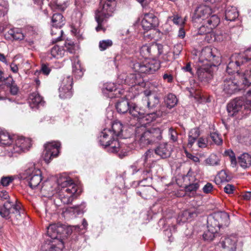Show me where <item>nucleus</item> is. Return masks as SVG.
I'll list each match as a JSON object with an SVG mask.
<instances>
[{
	"label": "nucleus",
	"instance_id": "obj_1",
	"mask_svg": "<svg viewBox=\"0 0 251 251\" xmlns=\"http://www.w3.org/2000/svg\"><path fill=\"white\" fill-rule=\"evenodd\" d=\"M204 61L209 62L198 68L197 75L198 79L201 82H208L213 76V66L221 63L220 53L216 48L206 47L203 49L199 58V62L203 63Z\"/></svg>",
	"mask_w": 251,
	"mask_h": 251
},
{
	"label": "nucleus",
	"instance_id": "obj_2",
	"mask_svg": "<svg viewBox=\"0 0 251 251\" xmlns=\"http://www.w3.org/2000/svg\"><path fill=\"white\" fill-rule=\"evenodd\" d=\"M193 21L201 24L198 33L202 35L210 33L219 25L220 19L215 14H212V10L209 6L202 4L196 9Z\"/></svg>",
	"mask_w": 251,
	"mask_h": 251
},
{
	"label": "nucleus",
	"instance_id": "obj_3",
	"mask_svg": "<svg viewBox=\"0 0 251 251\" xmlns=\"http://www.w3.org/2000/svg\"><path fill=\"white\" fill-rule=\"evenodd\" d=\"M160 67V63L156 60H146L141 62H136L132 65V69L138 74H130L125 79V82L131 87L138 85L144 87L145 85L140 74H151Z\"/></svg>",
	"mask_w": 251,
	"mask_h": 251
},
{
	"label": "nucleus",
	"instance_id": "obj_4",
	"mask_svg": "<svg viewBox=\"0 0 251 251\" xmlns=\"http://www.w3.org/2000/svg\"><path fill=\"white\" fill-rule=\"evenodd\" d=\"M163 129L161 127H151L147 129L141 126L136 128V139L140 146L143 148L160 141L162 139Z\"/></svg>",
	"mask_w": 251,
	"mask_h": 251
},
{
	"label": "nucleus",
	"instance_id": "obj_5",
	"mask_svg": "<svg viewBox=\"0 0 251 251\" xmlns=\"http://www.w3.org/2000/svg\"><path fill=\"white\" fill-rule=\"evenodd\" d=\"M230 61L226 67V72L228 74H237L236 76L242 79V75L244 74L239 73V68L247 64L249 72L251 73V50H247L242 53H235L230 58Z\"/></svg>",
	"mask_w": 251,
	"mask_h": 251
},
{
	"label": "nucleus",
	"instance_id": "obj_6",
	"mask_svg": "<svg viewBox=\"0 0 251 251\" xmlns=\"http://www.w3.org/2000/svg\"><path fill=\"white\" fill-rule=\"evenodd\" d=\"M227 110L229 116L242 119L251 111V100L245 97L235 98L228 103Z\"/></svg>",
	"mask_w": 251,
	"mask_h": 251
},
{
	"label": "nucleus",
	"instance_id": "obj_7",
	"mask_svg": "<svg viewBox=\"0 0 251 251\" xmlns=\"http://www.w3.org/2000/svg\"><path fill=\"white\" fill-rule=\"evenodd\" d=\"M61 189L56 192L55 197L64 204L71 203L78 195V187L70 178H67L59 184Z\"/></svg>",
	"mask_w": 251,
	"mask_h": 251
},
{
	"label": "nucleus",
	"instance_id": "obj_8",
	"mask_svg": "<svg viewBox=\"0 0 251 251\" xmlns=\"http://www.w3.org/2000/svg\"><path fill=\"white\" fill-rule=\"evenodd\" d=\"M116 1L115 0H107L103 5L102 7H100L96 12L95 19L98 23V26L96 27L97 32L105 29L103 27V24L106 22L109 17L112 16V14L115 9Z\"/></svg>",
	"mask_w": 251,
	"mask_h": 251
},
{
	"label": "nucleus",
	"instance_id": "obj_9",
	"mask_svg": "<svg viewBox=\"0 0 251 251\" xmlns=\"http://www.w3.org/2000/svg\"><path fill=\"white\" fill-rule=\"evenodd\" d=\"M21 178L26 180L32 189L40 188L42 180V173L39 169H36L34 164H30L21 174Z\"/></svg>",
	"mask_w": 251,
	"mask_h": 251
},
{
	"label": "nucleus",
	"instance_id": "obj_10",
	"mask_svg": "<svg viewBox=\"0 0 251 251\" xmlns=\"http://www.w3.org/2000/svg\"><path fill=\"white\" fill-rule=\"evenodd\" d=\"M128 112L133 118L141 120L142 122L146 121V124L152 122L162 115V113L160 111L146 113L144 109L140 108L135 103L130 104Z\"/></svg>",
	"mask_w": 251,
	"mask_h": 251
},
{
	"label": "nucleus",
	"instance_id": "obj_11",
	"mask_svg": "<svg viewBox=\"0 0 251 251\" xmlns=\"http://www.w3.org/2000/svg\"><path fill=\"white\" fill-rule=\"evenodd\" d=\"M163 52V47L162 45L154 43L151 45H143L140 50V53L143 58L147 59L151 56L157 57Z\"/></svg>",
	"mask_w": 251,
	"mask_h": 251
},
{
	"label": "nucleus",
	"instance_id": "obj_12",
	"mask_svg": "<svg viewBox=\"0 0 251 251\" xmlns=\"http://www.w3.org/2000/svg\"><path fill=\"white\" fill-rule=\"evenodd\" d=\"M60 146V143L57 141H51L45 144L43 158L46 163H49L52 158L58 155Z\"/></svg>",
	"mask_w": 251,
	"mask_h": 251
},
{
	"label": "nucleus",
	"instance_id": "obj_13",
	"mask_svg": "<svg viewBox=\"0 0 251 251\" xmlns=\"http://www.w3.org/2000/svg\"><path fill=\"white\" fill-rule=\"evenodd\" d=\"M229 222V215L225 212H218L210 215L207 219V224H211L219 230L220 227L227 226Z\"/></svg>",
	"mask_w": 251,
	"mask_h": 251
},
{
	"label": "nucleus",
	"instance_id": "obj_14",
	"mask_svg": "<svg viewBox=\"0 0 251 251\" xmlns=\"http://www.w3.org/2000/svg\"><path fill=\"white\" fill-rule=\"evenodd\" d=\"M0 201H6L3 205V207L0 208V215L2 217H7L10 213V209L17 201H12L8 192L4 190H0Z\"/></svg>",
	"mask_w": 251,
	"mask_h": 251
},
{
	"label": "nucleus",
	"instance_id": "obj_15",
	"mask_svg": "<svg viewBox=\"0 0 251 251\" xmlns=\"http://www.w3.org/2000/svg\"><path fill=\"white\" fill-rule=\"evenodd\" d=\"M13 151L20 153L28 150L31 146V140L29 138H26L22 136H13Z\"/></svg>",
	"mask_w": 251,
	"mask_h": 251
},
{
	"label": "nucleus",
	"instance_id": "obj_16",
	"mask_svg": "<svg viewBox=\"0 0 251 251\" xmlns=\"http://www.w3.org/2000/svg\"><path fill=\"white\" fill-rule=\"evenodd\" d=\"M24 216L25 214L21 208L20 203L16 202L10 209V214L7 217L4 218L6 219H10L13 224L18 225L22 222Z\"/></svg>",
	"mask_w": 251,
	"mask_h": 251
},
{
	"label": "nucleus",
	"instance_id": "obj_17",
	"mask_svg": "<svg viewBox=\"0 0 251 251\" xmlns=\"http://www.w3.org/2000/svg\"><path fill=\"white\" fill-rule=\"evenodd\" d=\"M141 25L143 29L148 31L157 27L159 25V21L157 17L153 14L145 13L142 20Z\"/></svg>",
	"mask_w": 251,
	"mask_h": 251
},
{
	"label": "nucleus",
	"instance_id": "obj_18",
	"mask_svg": "<svg viewBox=\"0 0 251 251\" xmlns=\"http://www.w3.org/2000/svg\"><path fill=\"white\" fill-rule=\"evenodd\" d=\"M237 242V239L234 236L222 237L217 246L222 248V251H236Z\"/></svg>",
	"mask_w": 251,
	"mask_h": 251
},
{
	"label": "nucleus",
	"instance_id": "obj_19",
	"mask_svg": "<svg viewBox=\"0 0 251 251\" xmlns=\"http://www.w3.org/2000/svg\"><path fill=\"white\" fill-rule=\"evenodd\" d=\"M238 82H235L231 79H226L223 84V91L225 94L230 95L242 89V79Z\"/></svg>",
	"mask_w": 251,
	"mask_h": 251
},
{
	"label": "nucleus",
	"instance_id": "obj_20",
	"mask_svg": "<svg viewBox=\"0 0 251 251\" xmlns=\"http://www.w3.org/2000/svg\"><path fill=\"white\" fill-rule=\"evenodd\" d=\"M0 88L9 89L10 93L13 95H17L19 92V87L11 76L2 78L0 81Z\"/></svg>",
	"mask_w": 251,
	"mask_h": 251
},
{
	"label": "nucleus",
	"instance_id": "obj_21",
	"mask_svg": "<svg viewBox=\"0 0 251 251\" xmlns=\"http://www.w3.org/2000/svg\"><path fill=\"white\" fill-rule=\"evenodd\" d=\"M63 244L58 240L46 241L42 246V251H61Z\"/></svg>",
	"mask_w": 251,
	"mask_h": 251
},
{
	"label": "nucleus",
	"instance_id": "obj_22",
	"mask_svg": "<svg viewBox=\"0 0 251 251\" xmlns=\"http://www.w3.org/2000/svg\"><path fill=\"white\" fill-rule=\"evenodd\" d=\"M141 168L140 178L141 180L139 181V184L144 182H146L143 185H149L151 183L152 179V175L150 166H143Z\"/></svg>",
	"mask_w": 251,
	"mask_h": 251
},
{
	"label": "nucleus",
	"instance_id": "obj_23",
	"mask_svg": "<svg viewBox=\"0 0 251 251\" xmlns=\"http://www.w3.org/2000/svg\"><path fill=\"white\" fill-rule=\"evenodd\" d=\"M63 231V227L57 224H50L47 227V234L52 240H58L60 238V234Z\"/></svg>",
	"mask_w": 251,
	"mask_h": 251
},
{
	"label": "nucleus",
	"instance_id": "obj_24",
	"mask_svg": "<svg viewBox=\"0 0 251 251\" xmlns=\"http://www.w3.org/2000/svg\"><path fill=\"white\" fill-rule=\"evenodd\" d=\"M251 73L249 72V70H247L245 73L242 75V89L250 86V88L248 90L247 96V100H251V77H250Z\"/></svg>",
	"mask_w": 251,
	"mask_h": 251
},
{
	"label": "nucleus",
	"instance_id": "obj_25",
	"mask_svg": "<svg viewBox=\"0 0 251 251\" xmlns=\"http://www.w3.org/2000/svg\"><path fill=\"white\" fill-rule=\"evenodd\" d=\"M156 154L160 156L162 158H166L171 155L170 148L167 143L160 144L154 150Z\"/></svg>",
	"mask_w": 251,
	"mask_h": 251
},
{
	"label": "nucleus",
	"instance_id": "obj_26",
	"mask_svg": "<svg viewBox=\"0 0 251 251\" xmlns=\"http://www.w3.org/2000/svg\"><path fill=\"white\" fill-rule=\"evenodd\" d=\"M219 229L211 224H207V229L203 234V238L205 241H212L218 235Z\"/></svg>",
	"mask_w": 251,
	"mask_h": 251
},
{
	"label": "nucleus",
	"instance_id": "obj_27",
	"mask_svg": "<svg viewBox=\"0 0 251 251\" xmlns=\"http://www.w3.org/2000/svg\"><path fill=\"white\" fill-rule=\"evenodd\" d=\"M44 101L43 98L38 93L34 92L29 97V104L31 108H36L39 105H43Z\"/></svg>",
	"mask_w": 251,
	"mask_h": 251
},
{
	"label": "nucleus",
	"instance_id": "obj_28",
	"mask_svg": "<svg viewBox=\"0 0 251 251\" xmlns=\"http://www.w3.org/2000/svg\"><path fill=\"white\" fill-rule=\"evenodd\" d=\"M112 139L109 141L104 148L106 149L107 151L113 153L122 150L123 146L120 144L119 142L115 140L113 136H112Z\"/></svg>",
	"mask_w": 251,
	"mask_h": 251
},
{
	"label": "nucleus",
	"instance_id": "obj_29",
	"mask_svg": "<svg viewBox=\"0 0 251 251\" xmlns=\"http://www.w3.org/2000/svg\"><path fill=\"white\" fill-rule=\"evenodd\" d=\"M72 69L73 73L76 78H80L83 76V69L77 57H75L74 58L72 64Z\"/></svg>",
	"mask_w": 251,
	"mask_h": 251
},
{
	"label": "nucleus",
	"instance_id": "obj_30",
	"mask_svg": "<svg viewBox=\"0 0 251 251\" xmlns=\"http://www.w3.org/2000/svg\"><path fill=\"white\" fill-rule=\"evenodd\" d=\"M116 90V85L112 82L104 84L102 88V92L103 94L105 97L110 98H112L115 97L113 92Z\"/></svg>",
	"mask_w": 251,
	"mask_h": 251
},
{
	"label": "nucleus",
	"instance_id": "obj_31",
	"mask_svg": "<svg viewBox=\"0 0 251 251\" xmlns=\"http://www.w3.org/2000/svg\"><path fill=\"white\" fill-rule=\"evenodd\" d=\"M124 126L123 124L120 121H115L112 125L111 134L110 136L115 135L120 138L123 137V131Z\"/></svg>",
	"mask_w": 251,
	"mask_h": 251
},
{
	"label": "nucleus",
	"instance_id": "obj_32",
	"mask_svg": "<svg viewBox=\"0 0 251 251\" xmlns=\"http://www.w3.org/2000/svg\"><path fill=\"white\" fill-rule=\"evenodd\" d=\"M238 162L243 168H249L251 166V156L244 153L238 157Z\"/></svg>",
	"mask_w": 251,
	"mask_h": 251
},
{
	"label": "nucleus",
	"instance_id": "obj_33",
	"mask_svg": "<svg viewBox=\"0 0 251 251\" xmlns=\"http://www.w3.org/2000/svg\"><path fill=\"white\" fill-rule=\"evenodd\" d=\"M238 17V12L235 7L228 6L225 11V19L233 21Z\"/></svg>",
	"mask_w": 251,
	"mask_h": 251
},
{
	"label": "nucleus",
	"instance_id": "obj_34",
	"mask_svg": "<svg viewBox=\"0 0 251 251\" xmlns=\"http://www.w3.org/2000/svg\"><path fill=\"white\" fill-rule=\"evenodd\" d=\"M65 24V19L60 13L54 14L51 18V25L53 27H61Z\"/></svg>",
	"mask_w": 251,
	"mask_h": 251
},
{
	"label": "nucleus",
	"instance_id": "obj_35",
	"mask_svg": "<svg viewBox=\"0 0 251 251\" xmlns=\"http://www.w3.org/2000/svg\"><path fill=\"white\" fill-rule=\"evenodd\" d=\"M111 134V131L104 129L100 133L99 137V143L100 145L103 147H105L106 145L109 143V141L111 140L110 139L112 136H110Z\"/></svg>",
	"mask_w": 251,
	"mask_h": 251
},
{
	"label": "nucleus",
	"instance_id": "obj_36",
	"mask_svg": "<svg viewBox=\"0 0 251 251\" xmlns=\"http://www.w3.org/2000/svg\"><path fill=\"white\" fill-rule=\"evenodd\" d=\"M130 104L127 100H121L117 102L116 109L120 113H126L128 111Z\"/></svg>",
	"mask_w": 251,
	"mask_h": 251
},
{
	"label": "nucleus",
	"instance_id": "obj_37",
	"mask_svg": "<svg viewBox=\"0 0 251 251\" xmlns=\"http://www.w3.org/2000/svg\"><path fill=\"white\" fill-rule=\"evenodd\" d=\"M153 151L151 150H148L144 154L137 160L143 166H150V159L153 157Z\"/></svg>",
	"mask_w": 251,
	"mask_h": 251
},
{
	"label": "nucleus",
	"instance_id": "obj_38",
	"mask_svg": "<svg viewBox=\"0 0 251 251\" xmlns=\"http://www.w3.org/2000/svg\"><path fill=\"white\" fill-rule=\"evenodd\" d=\"M177 101L176 96L173 94H169L164 99L165 103L169 109L174 107L177 104Z\"/></svg>",
	"mask_w": 251,
	"mask_h": 251
},
{
	"label": "nucleus",
	"instance_id": "obj_39",
	"mask_svg": "<svg viewBox=\"0 0 251 251\" xmlns=\"http://www.w3.org/2000/svg\"><path fill=\"white\" fill-rule=\"evenodd\" d=\"M200 212L197 209H194L193 210H186L183 211L182 214L183 222H185L186 221L190 220L197 217Z\"/></svg>",
	"mask_w": 251,
	"mask_h": 251
},
{
	"label": "nucleus",
	"instance_id": "obj_40",
	"mask_svg": "<svg viewBox=\"0 0 251 251\" xmlns=\"http://www.w3.org/2000/svg\"><path fill=\"white\" fill-rule=\"evenodd\" d=\"M13 142V137H11L8 133L0 131V144L9 146Z\"/></svg>",
	"mask_w": 251,
	"mask_h": 251
},
{
	"label": "nucleus",
	"instance_id": "obj_41",
	"mask_svg": "<svg viewBox=\"0 0 251 251\" xmlns=\"http://www.w3.org/2000/svg\"><path fill=\"white\" fill-rule=\"evenodd\" d=\"M61 27H53L51 29V34L52 36V42L54 43L62 40L63 30Z\"/></svg>",
	"mask_w": 251,
	"mask_h": 251
},
{
	"label": "nucleus",
	"instance_id": "obj_42",
	"mask_svg": "<svg viewBox=\"0 0 251 251\" xmlns=\"http://www.w3.org/2000/svg\"><path fill=\"white\" fill-rule=\"evenodd\" d=\"M88 226L87 222L85 219H83L82 225L81 226H71L68 228V232L70 230L71 231V233L73 231L75 232H78L79 233H82L84 231H82L83 230H85L87 226Z\"/></svg>",
	"mask_w": 251,
	"mask_h": 251
},
{
	"label": "nucleus",
	"instance_id": "obj_43",
	"mask_svg": "<svg viewBox=\"0 0 251 251\" xmlns=\"http://www.w3.org/2000/svg\"><path fill=\"white\" fill-rule=\"evenodd\" d=\"M50 54L53 57L59 58L65 55V50L63 47H60L58 46H54L50 50Z\"/></svg>",
	"mask_w": 251,
	"mask_h": 251
},
{
	"label": "nucleus",
	"instance_id": "obj_44",
	"mask_svg": "<svg viewBox=\"0 0 251 251\" xmlns=\"http://www.w3.org/2000/svg\"><path fill=\"white\" fill-rule=\"evenodd\" d=\"M72 87L60 86L59 88V97L62 99L70 98L73 94Z\"/></svg>",
	"mask_w": 251,
	"mask_h": 251
},
{
	"label": "nucleus",
	"instance_id": "obj_45",
	"mask_svg": "<svg viewBox=\"0 0 251 251\" xmlns=\"http://www.w3.org/2000/svg\"><path fill=\"white\" fill-rule=\"evenodd\" d=\"M9 34L15 40H22L24 39L25 35L20 29H13L9 31Z\"/></svg>",
	"mask_w": 251,
	"mask_h": 251
},
{
	"label": "nucleus",
	"instance_id": "obj_46",
	"mask_svg": "<svg viewBox=\"0 0 251 251\" xmlns=\"http://www.w3.org/2000/svg\"><path fill=\"white\" fill-rule=\"evenodd\" d=\"M51 185L49 183V182H47L44 184L43 186L41 188V191L45 193V192H47L48 195L47 197H50L51 195H55V191L50 187Z\"/></svg>",
	"mask_w": 251,
	"mask_h": 251
},
{
	"label": "nucleus",
	"instance_id": "obj_47",
	"mask_svg": "<svg viewBox=\"0 0 251 251\" xmlns=\"http://www.w3.org/2000/svg\"><path fill=\"white\" fill-rule=\"evenodd\" d=\"M159 103V99L157 96L153 97L150 100H148L147 105L149 109H152L156 107Z\"/></svg>",
	"mask_w": 251,
	"mask_h": 251
},
{
	"label": "nucleus",
	"instance_id": "obj_48",
	"mask_svg": "<svg viewBox=\"0 0 251 251\" xmlns=\"http://www.w3.org/2000/svg\"><path fill=\"white\" fill-rule=\"evenodd\" d=\"M112 45L113 42L111 40H104L100 41L99 47L100 50L103 51L111 47Z\"/></svg>",
	"mask_w": 251,
	"mask_h": 251
},
{
	"label": "nucleus",
	"instance_id": "obj_49",
	"mask_svg": "<svg viewBox=\"0 0 251 251\" xmlns=\"http://www.w3.org/2000/svg\"><path fill=\"white\" fill-rule=\"evenodd\" d=\"M63 50H65V53L69 52L71 53H74L75 51V46L74 42L71 41L66 42L64 46H63Z\"/></svg>",
	"mask_w": 251,
	"mask_h": 251
},
{
	"label": "nucleus",
	"instance_id": "obj_50",
	"mask_svg": "<svg viewBox=\"0 0 251 251\" xmlns=\"http://www.w3.org/2000/svg\"><path fill=\"white\" fill-rule=\"evenodd\" d=\"M14 179V178L12 176H3L1 177L0 180V186H8L13 181Z\"/></svg>",
	"mask_w": 251,
	"mask_h": 251
},
{
	"label": "nucleus",
	"instance_id": "obj_51",
	"mask_svg": "<svg viewBox=\"0 0 251 251\" xmlns=\"http://www.w3.org/2000/svg\"><path fill=\"white\" fill-rule=\"evenodd\" d=\"M73 78L70 76L65 77L62 80L60 86L65 87H72Z\"/></svg>",
	"mask_w": 251,
	"mask_h": 251
},
{
	"label": "nucleus",
	"instance_id": "obj_52",
	"mask_svg": "<svg viewBox=\"0 0 251 251\" xmlns=\"http://www.w3.org/2000/svg\"><path fill=\"white\" fill-rule=\"evenodd\" d=\"M210 138L214 142V143L217 145H220L222 143V139L220 137V135L216 132H212L210 133Z\"/></svg>",
	"mask_w": 251,
	"mask_h": 251
},
{
	"label": "nucleus",
	"instance_id": "obj_53",
	"mask_svg": "<svg viewBox=\"0 0 251 251\" xmlns=\"http://www.w3.org/2000/svg\"><path fill=\"white\" fill-rule=\"evenodd\" d=\"M56 210V207L52 202L48 203L46 208V213L51 215L54 213Z\"/></svg>",
	"mask_w": 251,
	"mask_h": 251
},
{
	"label": "nucleus",
	"instance_id": "obj_54",
	"mask_svg": "<svg viewBox=\"0 0 251 251\" xmlns=\"http://www.w3.org/2000/svg\"><path fill=\"white\" fill-rule=\"evenodd\" d=\"M186 179L188 180L189 183L199 182L198 180H197L195 178V176L193 173L191 172V171H189L187 174L184 177V180H186Z\"/></svg>",
	"mask_w": 251,
	"mask_h": 251
},
{
	"label": "nucleus",
	"instance_id": "obj_55",
	"mask_svg": "<svg viewBox=\"0 0 251 251\" xmlns=\"http://www.w3.org/2000/svg\"><path fill=\"white\" fill-rule=\"evenodd\" d=\"M200 135V131L199 128L196 127L192 129L189 132L188 136L198 139Z\"/></svg>",
	"mask_w": 251,
	"mask_h": 251
},
{
	"label": "nucleus",
	"instance_id": "obj_56",
	"mask_svg": "<svg viewBox=\"0 0 251 251\" xmlns=\"http://www.w3.org/2000/svg\"><path fill=\"white\" fill-rule=\"evenodd\" d=\"M163 80L168 83H172L174 80V76L173 75L169 72H165L162 75Z\"/></svg>",
	"mask_w": 251,
	"mask_h": 251
},
{
	"label": "nucleus",
	"instance_id": "obj_57",
	"mask_svg": "<svg viewBox=\"0 0 251 251\" xmlns=\"http://www.w3.org/2000/svg\"><path fill=\"white\" fill-rule=\"evenodd\" d=\"M199 187L198 182L189 183L188 185L185 187L186 191L192 192L196 191Z\"/></svg>",
	"mask_w": 251,
	"mask_h": 251
},
{
	"label": "nucleus",
	"instance_id": "obj_58",
	"mask_svg": "<svg viewBox=\"0 0 251 251\" xmlns=\"http://www.w3.org/2000/svg\"><path fill=\"white\" fill-rule=\"evenodd\" d=\"M142 166L137 161H136L131 166V168L132 169V174L134 175L138 172H140Z\"/></svg>",
	"mask_w": 251,
	"mask_h": 251
},
{
	"label": "nucleus",
	"instance_id": "obj_59",
	"mask_svg": "<svg viewBox=\"0 0 251 251\" xmlns=\"http://www.w3.org/2000/svg\"><path fill=\"white\" fill-rule=\"evenodd\" d=\"M169 135H170L171 139L173 142H176L177 140V133L176 130L173 128H169Z\"/></svg>",
	"mask_w": 251,
	"mask_h": 251
},
{
	"label": "nucleus",
	"instance_id": "obj_60",
	"mask_svg": "<svg viewBox=\"0 0 251 251\" xmlns=\"http://www.w3.org/2000/svg\"><path fill=\"white\" fill-rule=\"evenodd\" d=\"M197 144L200 148H205L207 145V140L206 138L201 137L198 139Z\"/></svg>",
	"mask_w": 251,
	"mask_h": 251
},
{
	"label": "nucleus",
	"instance_id": "obj_61",
	"mask_svg": "<svg viewBox=\"0 0 251 251\" xmlns=\"http://www.w3.org/2000/svg\"><path fill=\"white\" fill-rule=\"evenodd\" d=\"M182 46L181 45L177 44L175 46H174V49H173V53H174V57H176V56H177L180 54V52L182 50Z\"/></svg>",
	"mask_w": 251,
	"mask_h": 251
},
{
	"label": "nucleus",
	"instance_id": "obj_62",
	"mask_svg": "<svg viewBox=\"0 0 251 251\" xmlns=\"http://www.w3.org/2000/svg\"><path fill=\"white\" fill-rule=\"evenodd\" d=\"M213 188V185L211 183L208 182L203 186L202 190L203 193L208 194L212 191Z\"/></svg>",
	"mask_w": 251,
	"mask_h": 251
},
{
	"label": "nucleus",
	"instance_id": "obj_63",
	"mask_svg": "<svg viewBox=\"0 0 251 251\" xmlns=\"http://www.w3.org/2000/svg\"><path fill=\"white\" fill-rule=\"evenodd\" d=\"M235 187L233 185L227 184L224 188L225 192L228 194H232L234 191Z\"/></svg>",
	"mask_w": 251,
	"mask_h": 251
},
{
	"label": "nucleus",
	"instance_id": "obj_64",
	"mask_svg": "<svg viewBox=\"0 0 251 251\" xmlns=\"http://www.w3.org/2000/svg\"><path fill=\"white\" fill-rule=\"evenodd\" d=\"M40 71L45 75H48L50 72V69L46 64H42Z\"/></svg>",
	"mask_w": 251,
	"mask_h": 251
}]
</instances>
